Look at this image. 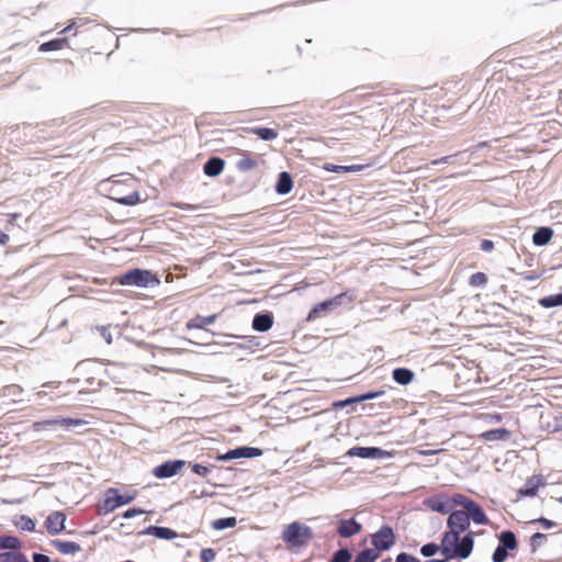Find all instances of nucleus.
<instances>
[{
	"label": "nucleus",
	"instance_id": "obj_61",
	"mask_svg": "<svg viewBox=\"0 0 562 562\" xmlns=\"http://www.w3.org/2000/svg\"><path fill=\"white\" fill-rule=\"evenodd\" d=\"M7 216H8L7 224L14 225V222L20 217V214L19 213H10Z\"/></svg>",
	"mask_w": 562,
	"mask_h": 562
},
{
	"label": "nucleus",
	"instance_id": "obj_15",
	"mask_svg": "<svg viewBox=\"0 0 562 562\" xmlns=\"http://www.w3.org/2000/svg\"><path fill=\"white\" fill-rule=\"evenodd\" d=\"M425 506H427L430 510L446 515L451 512V506L448 502V497L443 495H435L428 497L424 501Z\"/></svg>",
	"mask_w": 562,
	"mask_h": 562
},
{
	"label": "nucleus",
	"instance_id": "obj_1",
	"mask_svg": "<svg viewBox=\"0 0 562 562\" xmlns=\"http://www.w3.org/2000/svg\"><path fill=\"white\" fill-rule=\"evenodd\" d=\"M447 530L442 533V547L445 552L452 555L472 553L474 549V531L470 530V524L464 509H453L448 514Z\"/></svg>",
	"mask_w": 562,
	"mask_h": 562
},
{
	"label": "nucleus",
	"instance_id": "obj_55",
	"mask_svg": "<svg viewBox=\"0 0 562 562\" xmlns=\"http://www.w3.org/2000/svg\"><path fill=\"white\" fill-rule=\"evenodd\" d=\"M480 248L483 251H492L494 249V241L491 239H482L480 244Z\"/></svg>",
	"mask_w": 562,
	"mask_h": 562
},
{
	"label": "nucleus",
	"instance_id": "obj_11",
	"mask_svg": "<svg viewBox=\"0 0 562 562\" xmlns=\"http://www.w3.org/2000/svg\"><path fill=\"white\" fill-rule=\"evenodd\" d=\"M337 533L339 537L349 539L362 530V525L355 518L349 519H338L337 520Z\"/></svg>",
	"mask_w": 562,
	"mask_h": 562
},
{
	"label": "nucleus",
	"instance_id": "obj_46",
	"mask_svg": "<svg viewBox=\"0 0 562 562\" xmlns=\"http://www.w3.org/2000/svg\"><path fill=\"white\" fill-rule=\"evenodd\" d=\"M468 550L463 552V554L452 555L451 552H445V550H441V555L443 557L442 562H450L451 560H465L468 559L472 553H467Z\"/></svg>",
	"mask_w": 562,
	"mask_h": 562
},
{
	"label": "nucleus",
	"instance_id": "obj_45",
	"mask_svg": "<svg viewBox=\"0 0 562 562\" xmlns=\"http://www.w3.org/2000/svg\"><path fill=\"white\" fill-rule=\"evenodd\" d=\"M189 465L191 471L201 477H206L211 472L209 467L201 463H189Z\"/></svg>",
	"mask_w": 562,
	"mask_h": 562
},
{
	"label": "nucleus",
	"instance_id": "obj_8",
	"mask_svg": "<svg viewBox=\"0 0 562 562\" xmlns=\"http://www.w3.org/2000/svg\"><path fill=\"white\" fill-rule=\"evenodd\" d=\"M263 454V450L257 447L239 446L234 449H229L224 453H217L215 456L216 461L228 462L237 459H254L259 458Z\"/></svg>",
	"mask_w": 562,
	"mask_h": 562
},
{
	"label": "nucleus",
	"instance_id": "obj_25",
	"mask_svg": "<svg viewBox=\"0 0 562 562\" xmlns=\"http://www.w3.org/2000/svg\"><path fill=\"white\" fill-rule=\"evenodd\" d=\"M217 314H211L207 316L195 315L189 319L186 324L188 329H205L206 326L213 324L217 319Z\"/></svg>",
	"mask_w": 562,
	"mask_h": 562
},
{
	"label": "nucleus",
	"instance_id": "obj_10",
	"mask_svg": "<svg viewBox=\"0 0 562 562\" xmlns=\"http://www.w3.org/2000/svg\"><path fill=\"white\" fill-rule=\"evenodd\" d=\"M187 464V461L181 459L167 460L153 470V474L157 479H170L179 473V471Z\"/></svg>",
	"mask_w": 562,
	"mask_h": 562
},
{
	"label": "nucleus",
	"instance_id": "obj_2",
	"mask_svg": "<svg viewBox=\"0 0 562 562\" xmlns=\"http://www.w3.org/2000/svg\"><path fill=\"white\" fill-rule=\"evenodd\" d=\"M121 285H135L140 289H153L160 284L156 273L147 269L133 268L116 278Z\"/></svg>",
	"mask_w": 562,
	"mask_h": 562
},
{
	"label": "nucleus",
	"instance_id": "obj_12",
	"mask_svg": "<svg viewBox=\"0 0 562 562\" xmlns=\"http://www.w3.org/2000/svg\"><path fill=\"white\" fill-rule=\"evenodd\" d=\"M66 518L67 517L64 512L56 510V512L50 513L46 517L45 522H44L45 527L47 529V532L50 536H56V535L61 533L66 528V526H65Z\"/></svg>",
	"mask_w": 562,
	"mask_h": 562
},
{
	"label": "nucleus",
	"instance_id": "obj_47",
	"mask_svg": "<svg viewBox=\"0 0 562 562\" xmlns=\"http://www.w3.org/2000/svg\"><path fill=\"white\" fill-rule=\"evenodd\" d=\"M216 557V552L212 548H204L200 552L201 562H212Z\"/></svg>",
	"mask_w": 562,
	"mask_h": 562
},
{
	"label": "nucleus",
	"instance_id": "obj_37",
	"mask_svg": "<svg viewBox=\"0 0 562 562\" xmlns=\"http://www.w3.org/2000/svg\"><path fill=\"white\" fill-rule=\"evenodd\" d=\"M0 562H30L21 551H8L0 553Z\"/></svg>",
	"mask_w": 562,
	"mask_h": 562
},
{
	"label": "nucleus",
	"instance_id": "obj_6",
	"mask_svg": "<svg viewBox=\"0 0 562 562\" xmlns=\"http://www.w3.org/2000/svg\"><path fill=\"white\" fill-rule=\"evenodd\" d=\"M396 542V536L393 528L389 525H382L375 532L371 535V550L381 555L382 552L389 551Z\"/></svg>",
	"mask_w": 562,
	"mask_h": 562
},
{
	"label": "nucleus",
	"instance_id": "obj_36",
	"mask_svg": "<svg viewBox=\"0 0 562 562\" xmlns=\"http://www.w3.org/2000/svg\"><path fill=\"white\" fill-rule=\"evenodd\" d=\"M257 164L258 162L254 157L245 154V155H243V157L240 159L237 160L236 168L240 172H247V171L254 169L257 166Z\"/></svg>",
	"mask_w": 562,
	"mask_h": 562
},
{
	"label": "nucleus",
	"instance_id": "obj_44",
	"mask_svg": "<svg viewBox=\"0 0 562 562\" xmlns=\"http://www.w3.org/2000/svg\"><path fill=\"white\" fill-rule=\"evenodd\" d=\"M547 540V535L542 532H535L530 538V549L531 552H536L541 546L542 542Z\"/></svg>",
	"mask_w": 562,
	"mask_h": 562
},
{
	"label": "nucleus",
	"instance_id": "obj_39",
	"mask_svg": "<svg viewBox=\"0 0 562 562\" xmlns=\"http://www.w3.org/2000/svg\"><path fill=\"white\" fill-rule=\"evenodd\" d=\"M352 553L347 547L336 550L328 562H351Z\"/></svg>",
	"mask_w": 562,
	"mask_h": 562
},
{
	"label": "nucleus",
	"instance_id": "obj_41",
	"mask_svg": "<svg viewBox=\"0 0 562 562\" xmlns=\"http://www.w3.org/2000/svg\"><path fill=\"white\" fill-rule=\"evenodd\" d=\"M360 403H361V401H360V396L358 394V395L349 396V397L344 398V400L335 401V402H333L331 407L334 409H342V408H346L348 406H352L355 404H360Z\"/></svg>",
	"mask_w": 562,
	"mask_h": 562
},
{
	"label": "nucleus",
	"instance_id": "obj_4",
	"mask_svg": "<svg viewBox=\"0 0 562 562\" xmlns=\"http://www.w3.org/2000/svg\"><path fill=\"white\" fill-rule=\"evenodd\" d=\"M313 537L312 528L299 521L289 524L282 532V540L291 547L305 546Z\"/></svg>",
	"mask_w": 562,
	"mask_h": 562
},
{
	"label": "nucleus",
	"instance_id": "obj_13",
	"mask_svg": "<svg viewBox=\"0 0 562 562\" xmlns=\"http://www.w3.org/2000/svg\"><path fill=\"white\" fill-rule=\"evenodd\" d=\"M468 516L469 524L473 521L475 525H490L491 520L487 517L484 508L475 501H471L468 507L464 509Z\"/></svg>",
	"mask_w": 562,
	"mask_h": 562
},
{
	"label": "nucleus",
	"instance_id": "obj_7",
	"mask_svg": "<svg viewBox=\"0 0 562 562\" xmlns=\"http://www.w3.org/2000/svg\"><path fill=\"white\" fill-rule=\"evenodd\" d=\"M136 494H121L119 488L110 487L105 491L102 509L104 514L114 512L116 508L132 503Z\"/></svg>",
	"mask_w": 562,
	"mask_h": 562
},
{
	"label": "nucleus",
	"instance_id": "obj_22",
	"mask_svg": "<svg viewBox=\"0 0 562 562\" xmlns=\"http://www.w3.org/2000/svg\"><path fill=\"white\" fill-rule=\"evenodd\" d=\"M414 371L405 367H398L392 371L393 381L402 386H406L409 383H412L414 381Z\"/></svg>",
	"mask_w": 562,
	"mask_h": 562
},
{
	"label": "nucleus",
	"instance_id": "obj_51",
	"mask_svg": "<svg viewBox=\"0 0 562 562\" xmlns=\"http://www.w3.org/2000/svg\"><path fill=\"white\" fill-rule=\"evenodd\" d=\"M460 155H461V153L453 154V155H448V156H443V157H441V158L435 159V160L432 161V165L452 164V162H454V160L457 159V157H459Z\"/></svg>",
	"mask_w": 562,
	"mask_h": 562
},
{
	"label": "nucleus",
	"instance_id": "obj_54",
	"mask_svg": "<svg viewBox=\"0 0 562 562\" xmlns=\"http://www.w3.org/2000/svg\"><path fill=\"white\" fill-rule=\"evenodd\" d=\"M99 331H100L101 337L105 340V342L108 345H111L112 344V335H111L110 329L108 327L101 326L99 328Z\"/></svg>",
	"mask_w": 562,
	"mask_h": 562
},
{
	"label": "nucleus",
	"instance_id": "obj_53",
	"mask_svg": "<svg viewBox=\"0 0 562 562\" xmlns=\"http://www.w3.org/2000/svg\"><path fill=\"white\" fill-rule=\"evenodd\" d=\"M33 562H60L59 560L52 561L50 558L44 553L34 552L32 554Z\"/></svg>",
	"mask_w": 562,
	"mask_h": 562
},
{
	"label": "nucleus",
	"instance_id": "obj_31",
	"mask_svg": "<svg viewBox=\"0 0 562 562\" xmlns=\"http://www.w3.org/2000/svg\"><path fill=\"white\" fill-rule=\"evenodd\" d=\"M21 541L15 536L1 535L0 536V549L9 551H20Z\"/></svg>",
	"mask_w": 562,
	"mask_h": 562
},
{
	"label": "nucleus",
	"instance_id": "obj_30",
	"mask_svg": "<svg viewBox=\"0 0 562 562\" xmlns=\"http://www.w3.org/2000/svg\"><path fill=\"white\" fill-rule=\"evenodd\" d=\"M68 44V40L66 37H56L50 41L44 42L40 45L38 50L46 53L53 50L63 49Z\"/></svg>",
	"mask_w": 562,
	"mask_h": 562
},
{
	"label": "nucleus",
	"instance_id": "obj_52",
	"mask_svg": "<svg viewBox=\"0 0 562 562\" xmlns=\"http://www.w3.org/2000/svg\"><path fill=\"white\" fill-rule=\"evenodd\" d=\"M173 205H175L177 209H180V210H182V211H198V210H200V205H198V204L184 203V202H177V203H173Z\"/></svg>",
	"mask_w": 562,
	"mask_h": 562
},
{
	"label": "nucleus",
	"instance_id": "obj_32",
	"mask_svg": "<svg viewBox=\"0 0 562 562\" xmlns=\"http://www.w3.org/2000/svg\"><path fill=\"white\" fill-rule=\"evenodd\" d=\"M538 304L543 308L562 306V292L540 297Z\"/></svg>",
	"mask_w": 562,
	"mask_h": 562
},
{
	"label": "nucleus",
	"instance_id": "obj_28",
	"mask_svg": "<svg viewBox=\"0 0 562 562\" xmlns=\"http://www.w3.org/2000/svg\"><path fill=\"white\" fill-rule=\"evenodd\" d=\"M482 437L487 441H506L512 437V432L506 428H494L483 432Z\"/></svg>",
	"mask_w": 562,
	"mask_h": 562
},
{
	"label": "nucleus",
	"instance_id": "obj_40",
	"mask_svg": "<svg viewBox=\"0 0 562 562\" xmlns=\"http://www.w3.org/2000/svg\"><path fill=\"white\" fill-rule=\"evenodd\" d=\"M471 501H472V498H470L463 494H454L448 498V502L451 506V510H453L454 507H457V506H462L463 509H465Z\"/></svg>",
	"mask_w": 562,
	"mask_h": 562
},
{
	"label": "nucleus",
	"instance_id": "obj_34",
	"mask_svg": "<svg viewBox=\"0 0 562 562\" xmlns=\"http://www.w3.org/2000/svg\"><path fill=\"white\" fill-rule=\"evenodd\" d=\"M14 526L20 528L24 531H34L35 530V520L26 515H20L16 519L13 521Z\"/></svg>",
	"mask_w": 562,
	"mask_h": 562
},
{
	"label": "nucleus",
	"instance_id": "obj_18",
	"mask_svg": "<svg viewBox=\"0 0 562 562\" xmlns=\"http://www.w3.org/2000/svg\"><path fill=\"white\" fill-rule=\"evenodd\" d=\"M87 422L80 418H71V417H61V418H52V419H45L37 425H41L43 427H49V426H60L65 428L66 430L70 429L71 427L82 426L86 425Z\"/></svg>",
	"mask_w": 562,
	"mask_h": 562
},
{
	"label": "nucleus",
	"instance_id": "obj_38",
	"mask_svg": "<svg viewBox=\"0 0 562 562\" xmlns=\"http://www.w3.org/2000/svg\"><path fill=\"white\" fill-rule=\"evenodd\" d=\"M380 555H378V552L371 550L370 548L363 549L359 551L352 562H375Z\"/></svg>",
	"mask_w": 562,
	"mask_h": 562
},
{
	"label": "nucleus",
	"instance_id": "obj_3",
	"mask_svg": "<svg viewBox=\"0 0 562 562\" xmlns=\"http://www.w3.org/2000/svg\"><path fill=\"white\" fill-rule=\"evenodd\" d=\"M355 294L350 291L341 292L330 299L324 300L319 303H316L313 305V307L310 310L306 321L307 322H314L315 319L327 315L338 306L342 305H349L355 300Z\"/></svg>",
	"mask_w": 562,
	"mask_h": 562
},
{
	"label": "nucleus",
	"instance_id": "obj_29",
	"mask_svg": "<svg viewBox=\"0 0 562 562\" xmlns=\"http://www.w3.org/2000/svg\"><path fill=\"white\" fill-rule=\"evenodd\" d=\"M250 133L265 142L274 140L279 135V133L274 128L266 126L251 127Z\"/></svg>",
	"mask_w": 562,
	"mask_h": 562
},
{
	"label": "nucleus",
	"instance_id": "obj_14",
	"mask_svg": "<svg viewBox=\"0 0 562 562\" xmlns=\"http://www.w3.org/2000/svg\"><path fill=\"white\" fill-rule=\"evenodd\" d=\"M273 323V313L270 311H262L254 315L251 327L258 333H266L272 328Z\"/></svg>",
	"mask_w": 562,
	"mask_h": 562
},
{
	"label": "nucleus",
	"instance_id": "obj_50",
	"mask_svg": "<svg viewBox=\"0 0 562 562\" xmlns=\"http://www.w3.org/2000/svg\"><path fill=\"white\" fill-rule=\"evenodd\" d=\"M146 510L143 509V508H138V507H131L128 509H126L123 514H122V517L125 518V519H132L136 516H139V515H143L145 514Z\"/></svg>",
	"mask_w": 562,
	"mask_h": 562
},
{
	"label": "nucleus",
	"instance_id": "obj_56",
	"mask_svg": "<svg viewBox=\"0 0 562 562\" xmlns=\"http://www.w3.org/2000/svg\"><path fill=\"white\" fill-rule=\"evenodd\" d=\"M550 427L552 428L553 432L562 431V415L555 417Z\"/></svg>",
	"mask_w": 562,
	"mask_h": 562
},
{
	"label": "nucleus",
	"instance_id": "obj_62",
	"mask_svg": "<svg viewBox=\"0 0 562 562\" xmlns=\"http://www.w3.org/2000/svg\"><path fill=\"white\" fill-rule=\"evenodd\" d=\"M5 390L9 391L10 395H16L18 393L22 392V389L20 386H18V385L8 386Z\"/></svg>",
	"mask_w": 562,
	"mask_h": 562
},
{
	"label": "nucleus",
	"instance_id": "obj_64",
	"mask_svg": "<svg viewBox=\"0 0 562 562\" xmlns=\"http://www.w3.org/2000/svg\"><path fill=\"white\" fill-rule=\"evenodd\" d=\"M9 235L2 231H0V244L5 245L9 241Z\"/></svg>",
	"mask_w": 562,
	"mask_h": 562
},
{
	"label": "nucleus",
	"instance_id": "obj_49",
	"mask_svg": "<svg viewBox=\"0 0 562 562\" xmlns=\"http://www.w3.org/2000/svg\"><path fill=\"white\" fill-rule=\"evenodd\" d=\"M530 524H540L544 529H551L557 526L555 521L548 519L543 516L532 519Z\"/></svg>",
	"mask_w": 562,
	"mask_h": 562
},
{
	"label": "nucleus",
	"instance_id": "obj_35",
	"mask_svg": "<svg viewBox=\"0 0 562 562\" xmlns=\"http://www.w3.org/2000/svg\"><path fill=\"white\" fill-rule=\"evenodd\" d=\"M237 524V519L236 517L234 516H231V517H222V518H217L215 520L212 521V528L214 530H225V529H228V528H233L235 527Z\"/></svg>",
	"mask_w": 562,
	"mask_h": 562
},
{
	"label": "nucleus",
	"instance_id": "obj_17",
	"mask_svg": "<svg viewBox=\"0 0 562 562\" xmlns=\"http://www.w3.org/2000/svg\"><path fill=\"white\" fill-rule=\"evenodd\" d=\"M140 533L154 536L161 540H173V539L178 538V536H179L176 530H173L169 527L156 526V525L147 526Z\"/></svg>",
	"mask_w": 562,
	"mask_h": 562
},
{
	"label": "nucleus",
	"instance_id": "obj_42",
	"mask_svg": "<svg viewBox=\"0 0 562 562\" xmlns=\"http://www.w3.org/2000/svg\"><path fill=\"white\" fill-rule=\"evenodd\" d=\"M115 202L125 206H134L140 202V196L137 191H134L127 195L115 199Z\"/></svg>",
	"mask_w": 562,
	"mask_h": 562
},
{
	"label": "nucleus",
	"instance_id": "obj_63",
	"mask_svg": "<svg viewBox=\"0 0 562 562\" xmlns=\"http://www.w3.org/2000/svg\"><path fill=\"white\" fill-rule=\"evenodd\" d=\"M74 29H77V27H76V24H74V20H71L70 23L64 30H61L59 32V34H66V33L70 32Z\"/></svg>",
	"mask_w": 562,
	"mask_h": 562
},
{
	"label": "nucleus",
	"instance_id": "obj_60",
	"mask_svg": "<svg viewBox=\"0 0 562 562\" xmlns=\"http://www.w3.org/2000/svg\"><path fill=\"white\" fill-rule=\"evenodd\" d=\"M86 382L90 386H94V384H97L98 387H102L104 385L101 380L97 381L94 376H87Z\"/></svg>",
	"mask_w": 562,
	"mask_h": 562
},
{
	"label": "nucleus",
	"instance_id": "obj_20",
	"mask_svg": "<svg viewBox=\"0 0 562 562\" xmlns=\"http://www.w3.org/2000/svg\"><path fill=\"white\" fill-rule=\"evenodd\" d=\"M293 186L292 175L289 171H281L278 175L274 190L279 195H286L292 191Z\"/></svg>",
	"mask_w": 562,
	"mask_h": 562
},
{
	"label": "nucleus",
	"instance_id": "obj_21",
	"mask_svg": "<svg viewBox=\"0 0 562 562\" xmlns=\"http://www.w3.org/2000/svg\"><path fill=\"white\" fill-rule=\"evenodd\" d=\"M101 362L97 359H85L76 364L74 371L78 375H89L97 373V371L101 370Z\"/></svg>",
	"mask_w": 562,
	"mask_h": 562
},
{
	"label": "nucleus",
	"instance_id": "obj_33",
	"mask_svg": "<svg viewBox=\"0 0 562 562\" xmlns=\"http://www.w3.org/2000/svg\"><path fill=\"white\" fill-rule=\"evenodd\" d=\"M441 550H442V538L440 539L439 544L436 542H427V543L423 544L419 549V553L424 558L432 559V557H435L438 552L441 553Z\"/></svg>",
	"mask_w": 562,
	"mask_h": 562
},
{
	"label": "nucleus",
	"instance_id": "obj_5",
	"mask_svg": "<svg viewBox=\"0 0 562 562\" xmlns=\"http://www.w3.org/2000/svg\"><path fill=\"white\" fill-rule=\"evenodd\" d=\"M498 546L492 554L493 562H504L509 552L517 550L518 541L516 535L509 530H503L497 535Z\"/></svg>",
	"mask_w": 562,
	"mask_h": 562
},
{
	"label": "nucleus",
	"instance_id": "obj_58",
	"mask_svg": "<svg viewBox=\"0 0 562 562\" xmlns=\"http://www.w3.org/2000/svg\"><path fill=\"white\" fill-rule=\"evenodd\" d=\"M389 390H393L391 385H383L378 390H374L375 400L384 396Z\"/></svg>",
	"mask_w": 562,
	"mask_h": 562
},
{
	"label": "nucleus",
	"instance_id": "obj_48",
	"mask_svg": "<svg viewBox=\"0 0 562 562\" xmlns=\"http://www.w3.org/2000/svg\"><path fill=\"white\" fill-rule=\"evenodd\" d=\"M394 562H422L417 557L408 553V552H400L396 557Z\"/></svg>",
	"mask_w": 562,
	"mask_h": 562
},
{
	"label": "nucleus",
	"instance_id": "obj_16",
	"mask_svg": "<svg viewBox=\"0 0 562 562\" xmlns=\"http://www.w3.org/2000/svg\"><path fill=\"white\" fill-rule=\"evenodd\" d=\"M544 484L542 475H532L527 479L525 485L518 490L519 497H533L537 495L538 490Z\"/></svg>",
	"mask_w": 562,
	"mask_h": 562
},
{
	"label": "nucleus",
	"instance_id": "obj_19",
	"mask_svg": "<svg viewBox=\"0 0 562 562\" xmlns=\"http://www.w3.org/2000/svg\"><path fill=\"white\" fill-rule=\"evenodd\" d=\"M225 167V160L218 156H211L203 165V172L210 178L218 177Z\"/></svg>",
	"mask_w": 562,
	"mask_h": 562
},
{
	"label": "nucleus",
	"instance_id": "obj_43",
	"mask_svg": "<svg viewBox=\"0 0 562 562\" xmlns=\"http://www.w3.org/2000/svg\"><path fill=\"white\" fill-rule=\"evenodd\" d=\"M487 276L484 272H475L470 277L469 284L471 286L481 288L487 283Z\"/></svg>",
	"mask_w": 562,
	"mask_h": 562
},
{
	"label": "nucleus",
	"instance_id": "obj_27",
	"mask_svg": "<svg viewBox=\"0 0 562 562\" xmlns=\"http://www.w3.org/2000/svg\"><path fill=\"white\" fill-rule=\"evenodd\" d=\"M366 168L364 165H335V164H325L323 169L327 172L333 173H347V172H359Z\"/></svg>",
	"mask_w": 562,
	"mask_h": 562
},
{
	"label": "nucleus",
	"instance_id": "obj_59",
	"mask_svg": "<svg viewBox=\"0 0 562 562\" xmlns=\"http://www.w3.org/2000/svg\"><path fill=\"white\" fill-rule=\"evenodd\" d=\"M72 20H74V24H76V27H77V29H78V27H81V26H83V25H87L88 23H90V22H91V20H90V19H88V18H75V19H72Z\"/></svg>",
	"mask_w": 562,
	"mask_h": 562
},
{
	"label": "nucleus",
	"instance_id": "obj_26",
	"mask_svg": "<svg viewBox=\"0 0 562 562\" xmlns=\"http://www.w3.org/2000/svg\"><path fill=\"white\" fill-rule=\"evenodd\" d=\"M553 236V229L550 226L538 227L532 235V243L535 246H546L550 243Z\"/></svg>",
	"mask_w": 562,
	"mask_h": 562
},
{
	"label": "nucleus",
	"instance_id": "obj_9",
	"mask_svg": "<svg viewBox=\"0 0 562 562\" xmlns=\"http://www.w3.org/2000/svg\"><path fill=\"white\" fill-rule=\"evenodd\" d=\"M347 456L361 459H386L392 457V452L379 447L355 446L347 451Z\"/></svg>",
	"mask_w": 562,
	"mask_h": 562
},
{
	"label": "nucleus",
	"instance_id": "obj_24",
	"mask_svg": "<svg viewBox=\"0 0 562 562\" xmlns=\"http://www.w3.org/2000/svg\"><path fill=\"white\" fill-rule=\"evenodd\" d=\"M50 546L57 549L61 554L69 555L75 554L76 552L81 550L79 543L75 541H67L61 539H53L50 540Z\"/></svg>",
	"mask_w": 562,
	"mask_h": 562
},
{
	"label": "nucleus",
	"instance_id": "obj_23",
	"mask_svg": "<svg viewBox=\"0 0 562 562\" xmlns=\"http://www.w3.org/2000/svg\"><path fill=\"white\" fill-rule=\"evenodd\" d=\"M224 337H236L235 335L229 334H218ZM243 339V342L235 344V348L254 351L255 348H260L262 346L261 338L257 336H238Z\"/></svg>",
	"mask_w": 562,
	"mask_h": 562
},
{
	"label": "nucleus",
	"instance_id": "obj_57",
	"mask_svg": "<svg viewBox=\"0 0 562 562\" xmlns=\"http://www.w3.org/2000/svg\"><path fill=\"white\" fill-rule=\"evenodd\" d=\"M361 403L366 401L375 400L374 390L367 391L364 393L359 394Z\"/></svg>",
	"mask_w": 562,
	"mask_h": 562
}]
</instances>
